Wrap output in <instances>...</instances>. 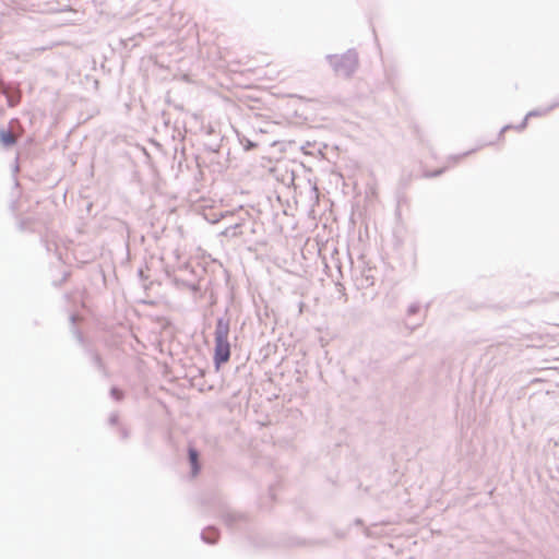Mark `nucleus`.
Segmentation results:
<instances>
[{"label": "nucleus", "mask_w": 559, "mask_h": 559, "mask_svg": "<svg viewBox=\"0 0 559 559\" xmlns=\"http://www.w3.org/2000/svg\"><path fill=\"white\" fill-rule=\"evenodd\" d=\"M230 357V345L228 342V329L218 326L215 332V352L214 361L218 369L222 364L229 360Z\"/></svg>", "instance_id": "obj_1"}, {"label": "nucleus", "mask_w": 559, "mask_h": 559, "mask_svg": "<svg viewBox=\"0 0 559 559\" xmlns=\"http://www.w3.org/2000/svg\"><path fill=\"white\" fill-rule=\"evenodd\" d=\"M429 162H430V158H428L426 162H425V176L427 177H433V176H438V175H441L451 164H455L457 163V158L456 157H451L449 163L447 164H443L442 166H440L439 168L437 169H430L429 168Z\"/></svg>", "instance_id": "obj_2"}, {"label": "nucleus", "mask_w": 559, "mask_h": 559, "mask_svg": "<svg viewBox=\"0 0 559 559\" xmlns=\"http://www.w3.org/2000/svg\"><path fill=\"white\" fill-rule=\"evenodd\" d=\"M0 141L4 146H12L16 142V138L10 130L0 131Z\"/></svg>", "instance_id": "obj_3"}, {"label": "nucleus", "mask_w": 559, "mask_h": 559, "mask_svg": "<svg viewBox=\"0 0 559 559\" xmlns=\"http://www.w3.org/2000/svg\"><path fill=\"white\" fill-rule=\"evenodd\" d=\"M189 459H190L191 465L193 467V474H197L199 471V464H198L199 455L194 449L189 450Z\"/></svg>", "instance_id": "obj_4"}, {"label": "nucleus", "mask_w": 559, "mask_h": 559, "mask_svg": "<svg viewBox=\"0 0 559 559\" xmlns=\"http://www.w3.org/2000/svg\"><path fill=\"white\" fill-rule=\"evenodd\" d=\"M229 230H230V228H227L223 234L224 235H229Z\"/></svg>", "instance_id": "obj_5"}]
</instances>
